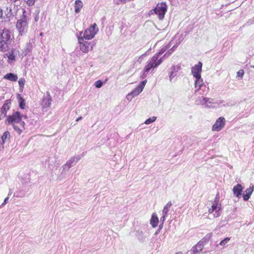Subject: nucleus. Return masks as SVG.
<instances>
[{
  "label": "nucleus",
  "instance_id": "1",
  "mask_svg": "<svg viewBox=\"0 0 254 254\" xmlns=\"http://www.w3.org/2000/svg\"><path fill=\"white\" fill-rule=\"evenodd\" d=\"M23 118L26 119L27 117L21 115L19 112H15L7 117L6 122L12 125L14 130L20 134L25 129V124L22 121Z\"/></svg>",
  "mask_w": 254,
  "mask_h": 254
},
{
  "label": "nucleus",
  "instance_id": "2",
  "mask_svg": "<svg viewBox=\"0 0 254 254\" xmlns=\"http://www.w3.org/2000/svg\"><path fill=\"white\" fill-rule=\"evenodd\" d=\"M160 56L155 54L147 61L143 69V75L145 76V73H147L151 69L155 68L159 65L163 61V58L166 56L167 57V53L165 54L160 59H158Z\"/></svg>",
  "mask_w": 254,
  "mask_h": 254
},
{
  "label": "nucleus",
  "instance_id": "3",
  "mask_svg": "<svg viewBox=\"0 0 254 254\" xmlns=\"http://www.w3.org/2000/svg\"><path fill=\"white\" fill-rule=\"evenodd\" d=\"M222 205L219 203V195L217 194L212 202V205L208 209L209 214H212L213 218H217L221 215V209Z\"/></svg>",
  "mask_w": 254,
  "mask_h": 254
},
{
  "label": "nucleus",
  "instance_id": "4",
  "mask_svg": "<svg viewBox=\"0 0 254 254\" xmlns=\"http://www.w3.org/2000/svg\"><path fill=\"white\" fill-rule=\"evenodd\" d=\"M16 27L19 35H23L26 34L28 30V22L25 16L17 20Z\"/></svg>",
  "mask_w": 254,
  "mask_h": 254
},
{
  "label": "nucleus",
  "instance_id": "5",
  "mask_svg": "<svg viewBox=\"0 0 254 254\" xmlns=\"http://www.w3.org/2000/svg\"><path fill=\"white\" fill-rule=\"evenodd\" d=\"M83 32H80L79 35H78V41L80 44V49L84 53H87L89 51H91L93 49V45L90 42L87 41L84 42L83 38L82 37Z\"/></svg>",
  "mask_w": 254,
  "mask_h": 254
},
{
  "label": "nucleus",
  "instance_id": "6",
  "mask_svg": "<svg viewBox=\"0 0 254 254\" xmlns=\"http://www.w3.org/2000/svg\"><path fill=\"white\" fill-rule=\"evenodd\" d=\"M167 10V5L165 3H161L158 4L154 9H152V11L157 15L159 19L162 20Z\"/></svg>",
  "mask_w": 254,
  "mask_h": 254
},
{
  "label": "nucleus",
  "instance_id": "7",
  "mask_svg": "<svg viewBox=\"0 0 254 254\" xmlns=\"http://www.w3.org/2000/svg\"><path fill=\"white\" fill-rule=\"evenodd\" d=\"M98 31V28L97 27V25L94 23L85 31L84 33L82 34V37L83 39L90 40L95 36Z\"/></svg>",
  "mask_w": 254,
  "mask_h": 254
},
{
  "label": "nucleus",
  "instance_id": "8",
  "mask_svg": "<svg viewBox=\"0 0 254 254\" xmlns=\"http://www.w3.org/2000/svg\"><path fill=\"white\" fill-rule=\"evenodd\" d=\"M146 82L147 81L145 80L140 83L136 88H135L133 90H132L130 93L127 94V99H129L130 96L134 97L139 95L144 89V87L146 83Z\"/></svg>",
  "mask_w": 254,
  "mask_h": 254
},
{
  "label": "nucleus",
  "instance_id": "9",
  "mask_svg": "<svg viewBox=\"0 0 254 254\" xmlns=\"http://www.w3.org/2000/svg\"><path fill=\"white\" fill-rule=\"evenodd\" d=\"M13 36L9 30L7 29H1V40L11 43Z\"/></svg>",
  "mask_w": 254,
  "mask_h": 254
},
{
  "label": "nucleus",
  "instance_id": "10",
  "mask_svg": "<svg viewBox=\"0 0 254 254\" xmlns=\"http://www.w3.org/2000/svg\"><path fill=\"white\" fill-rule=\"evenodd\" d=\"M202 64L199 62L197 64H195L191 68V72L195 78L200 77V73L202 70Z\"/></svg>",
  "mask_w": 254,
  "mask_h": 254
},
{
  "label": "nucleus",
  "instance_id": "11",
  "mask_svg": "<svg viewBox=\"0 0 254 254\" xmlns=\"http://www.w3.org/2000/svg\"><path fill=\"white\" fill-rule=\"evenodd\" d=\"M225 118L223 117L219 118L212 127V130L219 131L223 128L225 126Z\"/></svg>",
  "mask_w": 254,
  "mask_h": 254
},
{
  "label": "nucleus",
  "instance_id": "12",
  "mask_svg": "<svg viewBox=\"0 0 254 254\" xmlns=\"http://www.w3.org/2000/svg\"><path fill=\"white\" fill-rule=\"evenodd\" d=\"M199 103L207 108L214 107L215 104L212 99L206 97H202V99L200 98L199 102L198 104Z\"/></svg>",
  "mask_w": 254,
  "mask_h": 254
},
{
  "label": "nucleus",
  "instance_id": "13",
  "mask_svg": "<svg viewBox=\"0 0 254 254\" xmlns=\"http://www.w3.org/2000/svg\"><path fill=\"white\" fill-rule=\"evenodd\" d=\"M80 159L79 156H76L71 157L69 159L66 163L63 166L64 170H65L66 169H69L72 166H74Z\"/></svg>",
  "mask_w": 254,
  "mask_h": 254
},
{
  "label": "nucleus",
  "instance_id": "14",
  "mask_svg": "<svg viewBox=\"0 0 254 254\" xmlns=\"http://www.w3.org/2000/svg\"><path fill=\"white\" fill-rule=\"evenodd\" d=\"M244 187L241 184H237L234 186L232 191L234 195L237 197L239 198L242 195V192Z\"/></svg>",
  "mask_w": 254,
  "mask_h": 254
},
{
  "label": "nucleus",
  "instance_id": "15",
  "mask_svg": "<svg viewBox=\"0 0 254 254\" xmlns=\"http://www.w3.org/2000/svg\"><path fill=\"white\" fill-rule=\"evenodd\" d=\"M254 190V186L253 185L251 184L250 187L245 190L246 194H243V197L245 201H247L250 198Z\"/></svg>",
  "mask_w": 254,
  "mask_h": 254
},
{
  "label": "nucleus",
  "instance_id": "16",
  "mask_svg": "<svg viewBox=\"0 0 254 254\" xmlns=\"http://www.w3.org/2000/svg\"><path fill=\"white\" fill-rule=\"evenodd\" d=\"M51 96L49 94H48L43 98L42 102V106L43 108H47L49 107L51 105Z\"/></svg>",
  "mask_w": 254,
  "mask_h": 254
},
{
  "label": "nucleus",
  "instance_id": "17",
  "mask_svg": "<svg viewBox=\"0 0 254 254\" xmlns=\"http://www.w3.org/2000/svg\"><path fill=\"white\" fill-rule=\"evenodd\" d=\"M16 52L15 50H12L8 54H7L8 57V63L11 64L15 61Z\"/></svg>",
  "mask_w": 254,
  "mask_h": 254
},
{
  "label": "nucleus",
  "instance_id": "18",
  "mask_svg": "<svg viewBox=\"0 0 254 254\" xmlns=\"http://www.w3.org/2000/svg\"><path fill=\"white\" fill-rule=\"evenodd\" d=\"M179 69V66H173L170 69L169 74H170V80L171 81L173 78L176 76V72Z\"/></svg>",
  "mask_w": 254,
  "mask_h": 254
},
{
  "label": "nucleus",
  "instance_id": "19",
  "mask_svg": "<svg viewBox=\"0 0 254 254\" xmlns=\"http://www.w3.org/2000/svg\"><path fill=\"white\" fill-rule=\"evenodd\" d=\"M158 222L159 220L156 213H153L150 219V224L153 228H155L158 225Z\"/></svg>",
  "mask_w": 254,
  "mask_h": 254
},
{
  "label": "nucleus",
  "instance_id": "20",
  "mask_svg": "<svg viewBox=\"0 0 254 254\" xmlns=\"http://www.w3.org/2000/svg\"><path fill=\"white\" fill-rule=\"evenodd\" d=\"M83 3L80 0H76L75 1L74 11L75 13H78L80 12L83 7Z\"/></svg>",
  "mask_w": 254,
  "mask_h": 254
},
{
  "label": "nucleus",
  "instance_id": "21",
  "mask_svg": "<svg viewBox=\"0 0 254 254\" xmlns=\"http://www.w3.org/2000/svg\"><path fill=\"white\" fill-rule=\"evenodd\" d=\"M10 43L0 40V50L2 52L7 51L9 49L8 45Z\"/></svg>",
  "mask_w": 254,
  "mask_h": 254
},
{
  "label": "nucleus",
  "instance_id": "22",
  "mask_svg": "<svg viewBox=\"0 0 254 254\" xmlns=\"http://www.w3.org/2000/svg\"><path fill=\"white\" fill-rule=\"evenodd\" d=\"M203 249V245L201 243H198L192 248V254H198Z\"/></svg>",
  "mask_w": 254,
  "mask_h": 254
},
{
  "label": "nucleus",
  "instance_id": "23",
  "mask_svg": "<svg viewBox=\"0 0 254 254\" xmlns=\"http://www.w3.org/2000/svg\"><path fill=\"white\" fill-rule=\"evenodd\" d=\"M10 137V134L9 132L8 131H5L3 133L2 136L0 138V143L4 144V143L5 142H6L7 140H8L9 139Z\"/></svg>",
  "mask_w": 254,
  "mask_h": 254
},
{
  "label": "nucleus",
  "instance_id": "24",
  "mask_svg": "<svg viewBox=\"0 0 254 254\" xmlns=\"http://www.w3.org/2000/svg\"><path fill=\"white\" fill-rule=\"evenodd\" d=\"M196 80L194 83L195 88H197L195 90V92L198 91L201 87L203 85V81L202 79L200 77L195 78Z\"/></svg>",
  "mask_w": 254,
  "mask_h": 254
},
{
  "label": "nucleus",
  "instance_id": "25",
  "mask_svg": "<svg viewBox=\"0 0 254 254\" xmlns=\"http://www.w3.org/2000/svg\"><path fill=\"white\" fill-rule=\"evenodd\" d=\"M4 78L11 81H15L17 80L18 77L17 75L14 73H9L4 75Z\"/></svg>",
  "mask_w": 254,
  "mask_h": 254
},
{
  "label": "nucleus",
  "instance_id": "26",
  "mask_svg": "<svg viewBox=\"0 0 254 254\" xmlns=\"http://www.w3.org/2000/svg\"><path fill=\"white\" fill-rule=\"evenodd\" d=\"M136 236L137 237L139 241L143 242L145 241V237L144 236L143 232L141 230L136 231Z\"/></svg>",
  "mask_w": 254,
  "mask_h": 254
},
{
  "label": "nucleus",
  "instance_id": "27",
  "mask_svg": "<svg viewBox=\"0 0 254 254\" xmlns=\"http://www.w3.org/2000/svg\"><path fill=\"white\" fill-rule=\"evenodd\" d=\"M172 205L171 201L168 202L165 206L164 207V208L162 211V215H167L168 212L170 210V207Z\"/></svg>",
  "mask_w": 254,
  "mask_h": 254
},
{
  "label": "nucleus",
  "instance_id": "28",
  "mask_svg": "<svg viewBox=\"0 0 254 254\" xmlns=\"http://www.w3.org/2000/svg\"><path fill=\"white\" fill-rule=\"evenodd\" d=\"M9 109V106L7 103L4 104L1 109V114H3L4 116H5L7 110H8Z\"/></svg>",
  "mask_w": 254,
  "mask_h": 254
},
{
  "label": "nucleus",
  "instance_id": "29",
  "mask_svg": "<svg viewBox=\"0 0 254 254\" xmlns=\"http://www.w3.org/2000/svg\"><path fill=\"white\" fill-rule=\"evenodd\" d=\"M31 49H32L31 44L30 43H27L26 45V47H25V51H24V52L25 53V55L29 53L31 51Z\"/></svg>",
  "mask_w": 254,
  "mask_h": 254
},
{
  "label": "nucleus",
  "instance_id": "30",
  "mask_svg": "<svg viewBox=\"0 0 254 254\" xmlns=\"http://www.w3.org/2000/svg\"><path fill=\"white\" fill-rule=\"evenodd\" d=\"M156 118H157L156 117H152L151 118H150L147 119L145 121L144 123L146 125H149L150 124H151L156 121Z\"/></svg>",
  "mask_w": 254,
  "mask_h": 254
},
{
  "label": "nucleus",
  "instance_id": "31",
  "mask_svg": "<svg viewBox=\"0 0 254 254\" xmlns=\"http://www.w3.org/2000/svg\"><path fill=\"white\" fill-rule=\"evenodd\" d=\"M169 48V45H166L163 47H162L161 50L159 51V52L156 54V55H161L163 54L167 49H168Z\"/></svg>",
  "mask_w": 254,
  "mask_h": 254
},
{
  "label": "nucleus",
  "instance_id": "32",
  "mask_svg": "<svg viewBox=\"0 0 254 254\" xmlns=\"http://www.w3.org/2000/svg\"><path fill=\"white\" fill-rule=\"evenodd\" d=\"M25 80L24 78H20L18 81L19 85L20 88H23L25 84Z\"/></svg>",
  "mask_w": 254,
  "mask_h": 254
},
{
  "label": "nucleus",
  "instance_id": "33",
  "mask_svg": "<svg viewBox=\"0 0 254 254\" xmlns=\"http://www.w3.org/2000/svg\"><path fill=\"white\" fill-rule=\"evenodd\" d=\"M94 85L96 88H99L102 87L103 83L101 80H99L95 82Z\"/></svg>",
  "mask_w": 254,
  "mask_h": 254
},
{
  "label": "nucleus",
  "instance_id": "34",
  "mask_svg": "<svg viewBox=\"0 0 254 254\" xmlns=\"http://www.w3.org/2000/svg\"><path fill=\"white\" fill-rule=\"evenodd\" d=\"M229 241H230V238H226L224 239L223 240L221 241L219 244L221 246H224L227 243H228Z\"/></svg>",
  "mask_w": 254,
  "mask_h": 254
},
{
  "label": "nucleus",
  "instance_id": "35",
  "mask_svg": "<svg viewBox=\"0 0 254 254\" xmlns=\"http://www.w3.org/2000/svg\"><path fill=\"white\" fill-rule=\"evenodd\" d=\"M24 1L29 6L33 5L35 2V0H24Z\"/></svg>",
  "mask_w": 254,
  "mask_h": 254
},
{
  "label": "nucleus",
  "instance_id": "36",
  "mask_svg": "<svg viewBox=\"0 0 254 254\" xmlns=\"http://www.w3.org/2000/svg\"><path fill=\"white\" fill-rule=\"evenodd\" d=\"M237 73L238 76L242 77L244 75V72L243 70H240L238 71Z\"/></svg>",
  "mask_w": 254,
  "mask_h": 254
},
{
  "label": "nucleus",
  "instance_id": "37",
  "mask_svg": "<svg viewBox=\"0 0 254 254\" xmlns=\"http://www.w3.org/2000/svg\"><path fill=\"white\" fill-rule=\"evenodd\" d=\"M25 103L24 102V100L22 101L21 102H20V104H19V106L20 107V108L21 109H24V107H25Z\"/></svg>",
  "mask_w": 254,
  "mask_h": 254
},
{
  "label": "nucleus",
  "instance_id": "38",
  "mask_svg": "<svg viewBox=\"0 0 254 254\" xmlns=\"http://www.w3.org/2000/svg\"><path fill=\"white\" fill-rule=\"evenodd\" d=\"M8 199H9V197H8V196L6 197L4 199V201H3V203L1 204V206H3V205H5V204H6L7 203V202L8 200Z\"/></svg>",
  "mask_w": 254,
  "mask_h": 254
},
{
  "label": "nucleus",
  "instance_id": "39",
  "mask_svg": "<svg viewBox=\"0 0 254 254\" xmlns=\"http://www.w3.org/2000/svg\"><path fill=\"white\" fill-rule=\"evenodd\" d=\"M167 216V215H162V217L160 218L161 221L162 222V224L163 223L164 221H165L166 217Z\"/></svg>",
  "mask_w": 254,
  "mask_h": 254
},
{
  "label": "nucleus",
  "instance_id": "40",
  "mask_svg": "<svg viewBox=\"0 0 254 254\" xmlns=\"http://www.w3.org/2000/svg\"><path fill=\"white\" fill-rule=\"evenodd\" d=\"M175 47V46H174L172 48H171L169 51V54H167V57L169 56L170 54H172V53L174 51V50H173V48Z\"/></svg>",
  "mask_w": 254,
  "mask_h": 254
},
{
  "label": "nucleus",
  "instance_id": "41",
  "mask_svg": "<svg viewBox=\"0 0 254 254\" xmlns=\"http://www.w3.org/2000/svg\"><path fill=\"white\" fill-rule=\"evenodd\" d=\"M2 15H3L2 10L1 9V8H0V18L2 17Z\"/></svg>",
  "mask_w": 254,
  "mask_h": 254
},
{
  "label": "nucleus",
  "instance_id": "42",
  "mask_svg": "<svg viewBox=\"0 0 254 254\" xmlns=\"http://www.w3.org/2000/svg\"><path fill=\"white\" fill-rule=\"evenodd\" d=\"M82 119V117H80L79 118H78L76 120V122H78L79 120H80L81 119Z\"/></svg>",
  "mask_w": 254,
  "mask_h": 254
},
{
  "label": "nucleus",
  "instance_id": "43",
  "mask_svg": "<svg viewBox=\"0 0 254 254\" xmlns=\"http://www.w3.org/2000/svg\"><path fill=\"white\" fill-rule=\"evenodd\" d=\"M1 29H0V40H1Z\"/></svg>",
  "mask_w": 254,
  "mask_h": 254
},
{
  "label": "nucleus",
  "instance_id": "44",
  "mask_svg": "<svg viewBox=\"0 0 254 254\" xmlns=\"http://www.w3.org/2000/svg\"><path fill=\"white\" fill-rule=\"evenodd\" d=\"M11 193H12V192L10 190V191H9V193H8V195H11Z\"/></svg>",
  "mask_w": 254,
  "mask_h": 254
},
{
  "label": "nucleus",
  "instance_id": "45",
  "mask_svg": "<svg viewBox=\"0 0 254 254\" xmlns=\"http://www.w3.org/2000/svg\"><path fill=\"white\" fill-rule=\"evenodd\" d=\"M38 17H35V21H37L38 20Z\"/></svg>",
  "mask_w": 254,
  "mask_h": 254
},
{
  "label": "nucleus",
  "instance_id": "46",
  "mask_svg": "<svg viewBox=\"0 0 254 254\" xmlns=\"http://www.w3.org/2000/svg\"><path fill=\"white\" fill-rule=\"evenodd\" d=\"M176 254H182L181 252H179V253H176Z\"/></svg>",
  "mask_w": 254,
  "mask_h": 254
},
{
  "label": "nucleus",
  "instance_id": "47",
  "mask_svg": "<svg viewBox=\"0 0 254 254\" xmlns=\"http://www.w3.org/2000/svg\"><path fill=\"white\" fill-rule=\"evenodd\" d=\"M251 67H252V68H254V65H251Z\"/></svg>",
  "mask_w": 254,
  "mask_h": 254
}]
</instances>
